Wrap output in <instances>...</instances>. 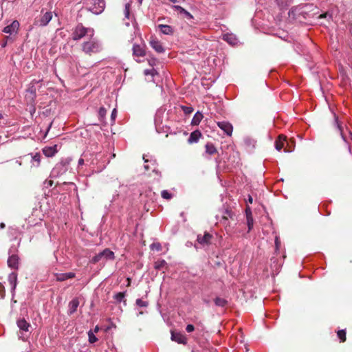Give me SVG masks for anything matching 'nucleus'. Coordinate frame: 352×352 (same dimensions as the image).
I'll list each match as a JSON object with an SVG mask.
<instances>
[{
	"instance_id": "nucleus-1",
	"label": "nucleus",
	"mask_w": 352,
	"mask_h": 352,
	"mask_svg": "<svg viewBox=\"0 0 352 352\" xmlns=\"http://www.w3.org/2000/svg\"><path fill=\"white\" fill-rule=\"evenodd\" d=\"M89 38L88 41L82 43V50L89 55L100 52L102 49L100 42L93 37Z\"/></svg>"
},
{
	"instance_id": "nucleus-2",
	"label": "nucleus",
	"mask_w": 352,
	"mask_h": 352,
	"mask_svg": "<svg viewBox=\"0 0 352 352\" xmlns=\"http://www.w3.org/2000/svg\"><path fill=\"white\" fill-rule=\"evenodd\" d=\"M94 35V30L92 28H85L82 23H79L73 30L72 39L74 41H78L85 36L93 37Z\"/></svg>"
},
{
	"instance_id": "nucleus-3",
	"label": "nucleus",
	"mask_w": 352,
	"mask_h": 352,
	"mask_svg": "<svg viewBox=\"0 0 352 352\" xmlns=\"http://www.w3.org/2000/svg\"><path fill=\"white\" fill-rule=\"evenodd\" d=\"M105 6L104 0H87L86 2L87 9L94 14H101Z\"/></svg>"
},
{
	"instance_id": "nucleus-4",
	"label": "nucleus",
	"mask_w": 352,
	"mask_h": 352,
	"mask_svg": "<svg viewBox=\"0 0 352 352\" xmlns=\"http://www.w3.org/2000/svg\"><path fill=\"white\" fill-rule=\"evenodd\" d=\"M69 163V159L61 160L53 168L51 171L50 176L52 177H58L59 176L65 174L68 170Z\"/></svg>"
},
{
	"instance_id": "nucleus-5",
	"label": "nucleus",
	"mask_w": 352,
	"mask_h": 352,
	"mask_svg": "<svg viewBox=\"0 0 352 352\" xmlns=\"http://www.w3.org/2000/svg\"><path fill=\"white\" fill-rule=\"evenodd\" d=\"M16 324L20 330L19 338L25 341L28 337V333H30V324L24 318H19L16 321Z\"/></svg>"
},
{
	"instance_id": "nucleus-6",
	"label": "nucleus",
	"mask_w": 352,
	"mask_h": 352,
	"mask_svg": "<svg viewBox=\"0 0 352 352\" xmlns=\"http://www.w3.org/2000/svg\"><path fill=\"white\" fill-rule=\"evenodd\" d=\"M115 258L114 253L109 248L104 249L103 251L96 254L91 260L92 263H96L102 260H113Z\"/></svg>"
},
{
	"instance_id": "nucleus-7",
	"label": "nucleus",
	"mask_w": 352,
	"mask_h": 352,
	"mask_svg": "<svg viewBox=\"0 0 352 352\" xmlns=\"http://www.w3.org/2000/svg\"><path fill=\"white\" fill-rule=\"evenodd\" d=\"M334 120L335 124L336 125L338 129L340 131V134L343 140L348 144L349 151L352 154V133L351 131H349V137H346L344 135L341 125L338 121V118L336 115H334Z\"/></svg>"
},
{
	"instance_id": "nucleus-8",
	"label": "nucleus",
	"mask_w": 352,
	"mask_h": 352,
	"mask_svg": "<svg viewBox=\"0 0 352 352\" xmlns=\"http://www.w3.org/2000/svg\"><path fill=\"white\" fill-rule=\"evenodd\" d=\"M8 282L11 286V293H12V301L14 303L16 302V300H14V296L15 295V290L17 285V274L15 272H12L8 276Z\"/></svg>"
},
{
	"instance_id": "nucleus-9",
	"label": "nucleus",
	"mask_w": 352,
	"mask_h": 352,
	"mask_svg": "<svg viewBox=\"0 0 352 352\" xmlns=\"http://www.w3.org/2000/svg\"><path fill=\"white\" fill-rule=\"evenodd\" d=\"M132 50L134 57H144L146 55L144 44H133Z\"/></svg>"
},
{
	"instance_id": "nucleus-10",
	"label": "nucleus",
	"mask_w": 352,
	"mask_h": 352,
	"mask_svg": "<svg viewBox=\"0 0 352 352\" xmlns=\"http://www.w3.org/2000/svg\"><path fill=\"white\" fill-rule=\"evenodd\" d=\"M217 126L228 136L232 134L233 126L227 121H221L217 122Z\"/></svg>"
},
{
	"instance_id": "nucleus-11",
	"label": "nucleus",
	"mask_w": 352,
	"mask_h": 352,
	"mask_svg": "<svg viewBox=\"0 0 352 352\" xmlns=\"http://www.w3.org/2000/svg\"><path fill=\"white\" fill-rule=\"evenodd\" d=\"M19 23L18 21L15 20V21H13L10 25L6 26L3 28V32L11 35L14 33H16L19 30Z\"/></svg>"
},
{
	"instance_id": "nucleus-12",
	"label": "nucleus",
	"mask_w": 352,
	"mask_h": 352,
	"mask_svg": "<svg viewBox=\"0 0 352 352\" xmlns=\"http://www.w3.org/2000/svg\"><path fill=\"white\" fill-rule=\"evenodd\" d=\"M27 94L25 95V100L28 103H34L36 96V87L32 85L27 89Z\"/></svg>"
},
{
	"instance_id": "nucleus-13",
	"label": "nucleus",
	"mask_w": 352,
	"mask_h": 352,
	"mask_svg": "<svg viewBox=\"0 0 352 352\" xmlns=\"http://www.w3.org/2000/svg\"><path fill=\"white\" fill-rule=\"evenodd\" d=\"M143 159L144 160V168L146 170H152L153 172L156 173L158 174L157 170H156L157 168V163L155 160H148L146 158V156H143Z\"/></svg>"
},
{
	"instance_id": "nucleus-14",
	"label": "nucleus",
	"mask_w": 352,
	"mask_h": 352,
	"mask_svg": "<svg viewBox=\"0 0 352 352\" xmlns=\"http://www.w3.org/2000/svg\"><path fill=\"white\" fill-rule=\"evenodd\" d=\"M53 14L52 12H45L38 20V25L42 27L47 25V24L52 19Z\"/></svg>"
},
{
	"instance_id": "nucleus-15",
	"label": "nucleus",
	"mask_w": 352,
	"mask_h": 352,
	"mask_svg": "<svg viewBox=\"0 0 352 352\" xmlns=\"http://www.w3.org/2000/svg\"><path fill=\"white\" fill-rule=\"evenodd\" d=\"M151 47L155 50L157 53H162L164 52V48L160 41L155 38H152L150 41Z\"/></svg>"
},
{
	"instance_id": "nucleus-16",
	"label": "nucleus",
	"mask_w": 352,
	"mask_h": 352,
	"mask_svg": "<svg viewBox=\"0 0 352 352\" xmlns=\"http://www.w3.org/2000/svg\"><path fill=\"white\" fill-rule=\"evenodd\" d=\"M30 156V164L32 167L37 168L40 166L41 155L39 153H30L28 155Z\"/></svg>"
},
{
	"instance_id": "nucleus-17",
	"label": "nucleus",
	"mask_w": 352,
	"mask_h": 352,
	"mask_svg": "<svg viewBox=\"0 0 352 352\" xmlns=\"http://www.w3.org/2000/svg\"><path fill=\"white\" fill-rule=\"evenodd\" d=\"M8 265L12 269H17L19 267V256L12 254L8 257Z\"/></svg>"
},
{
	"instance_id": "nucleus-18",
	"label": "nucleus",
	"mask_w": 352,
	"mask_h": 352,
	"mask_svg": "<svg viewBox=\"0 0 352 352\" xmlns=\"http://www.w3.org/2000/svg\"><path fill=\"white\" fill-rule=\"evenodd\" d=\"M211 239H212V235L208 232H206L204 234V235H203V236H201V234H199L197 236V241L199 244H201L202 245H208L210 243Z\"/></svg>"
},
{
	"instance_id": "nucleus-19",
	"label": "nucleus",
	"mask_w": 352,
	"mask_h": 352,
	"mask_svg": "<svg viewBox=\"0 0 352 352\" xmlns=\"http://www.w3.org/2000/svg\"><path fill=\"white\" fill-rule=\"evenodd\" d=\"M173 8L175 10L177 11L180 14L183 15L187 19L191 20L193 19L192 15L188 11L183 8L182 6L175 5L173 6Z\"/></svg>"
},
{
	"instance_id": "nucleus-20",
	"label": "nucleus",
	"mask_w": 352,
	"mask_h": 352,
	"mask_svg": "<svg viewBox=\"0 0 352 352\" xmlns=\"http://www.w3.org/2000/svg\"><path fill=\"white\" fill-rule=\"evenodd\" d=\"M158 29L165 35H173L174 33V28L168 25L160 24L158 25Z\"/></svg>"
},
{
	"instance_id": "nucleus-21",
	"label": "nucleus",
	"mask_w": 352,
	"mask_h": 352,
	"mask_svg": "<svg viewBox=\"0 0 352 352\" xmlns=\"http://www.w3.org/2000/svg\"><path fill=\"white\" fill-rule=\"evenodd\" d=\"M223 39L232 46L236 45L238 43L236 36L233 34L227 33L223 34Z\"/></svg>"
},
{
	"instance_id": "nucleus-22",
	"label": "nucleus",
	"mask_w": 352,
	"mask_h": 352,
	"mask_svg": "<svg viewBox=\"0 0 352 352\" xmlns=\"http://www.w3.org/2000/svg\"><path fill=\"white\" fill-rule=\"evenodd\" d=\"M57 146H45L43 148V153L46 157H52L57 153Z\"/></svg>"
},
{
	"instance_id": "nucleus-23",
	"label": "nucleus",
	"mask_w": 352,
	"mask_h": 352,
	"mask_svg": "<svg viewBox=\"0 0 352 352\" xmlns=\"http://www.w3.org/2000/svg\"><path fill=\"white\" fill-rule=\"evenodd\" d=\"M79 306V300L77 298H73L69 303L68 314L72 315L74 314Z\"/></svg>"
},
{
	"instance_id": "nucleus-24",
	"label": "nucleus",
	"mask_w": 352,
	"mask_h": 352,
	"mask_svg": "<svg viewBox=\"0 0 352 352\" xmlns=\"http://www.w3.org/2000/svg\"><path fill=\"white\" fill-rule=\"evenodd\" d=\"M144 74L146 76H151L152 77L151 80L154 83L157 85L158 80H157V78L159 77V73L157 72V71L155 69L152 68L151 69H145L144 72Z\"/></svg>"
},
{
	"instance_id": "nucleus-25",
	"label": "nucleus",
	"mask_w": 352,
	"mask_h": 352,
	"mask_svg": "<svg viewBox=\"0 0 352 352\" xmlns=\"http://www.w3.org/2000/svg\"><path fill=\"white\" fill-rule=\"evenodd\" d=\"M171 340L177 342L179 344L186 343V338L184 335L179 333L171 332Z\"/></svg>"
},
{
	"instance_id": "nucleus-26",
	"label": "nucleus",
	"mask_w": 352,
	"mask_h": 352,
	"mask_svg": "<svg viewBox=\"0 0 352 352\" xmlns=\"http://www.w3.org/2000/svg\"><path fill=\"white\" fill-rule=\"evenodd\" d=\"M286 141V136L283 135H278L277 140L275 142V148L280 151L283 147H284L285 142Z\"/></svg>"
},
{
	"instance_id": "nucleus-27",
	"label": "nucleus",
	"mask_w": 352,
	"mask_h": 352,
	"mask_svg": "<svg viewBox=\"0 0 352 352\" xmlns=\"http://www.w3.org/2000/svg\"><path fill=\"white\" fill-rule=\"evenodd\" d=\"M201 136V133L199 131L196 130L192 132L188 138V142L190 144L196 143L199 141L200 137Z\"/></svg>"
},
{
	"instance_id": "nucleus-28",
	"label": "nucleus",
	"mask_w": 352,
	"mask_h": 352,
	"mask_svg": "<svg viewBox=\"0 0 352 352\" xmlns=\"http://www.w3.org/2000/svg\"><path fill=\"white\" fill-rule=\"evenodd\" d=\"M205 148H206V153H207L210 155H214V153H216L217 152L216 147L214 146V144L212 143H210V142H208L205 145Z\"/></svg>"
},
{
	"instance_id": "nucleus-29",
	"label": "nucleus",
	"mask_w": 352,
	"mask_h": 352,
	"mask_svg": "<svg viewBox=\"0 0 352 352\" xmlns=\"http://www.w3.org/2000/svg\"><path fill=\"white\" fill-rule=\"evenodd\" d=\"M203 115L199 111H197L193 116L191 120L192 125H198L203 119Z\"/></svg>"
},
{
	"instance_id": "nucleus-30",
	"label": "nucleus",
	"mask_w": 352,
	"mask_h": 352,
	"mask_svg": "<svg viewBox=\"0 0 352 352\" xmlns=\"http://www.w3.org/2000/svg\"><path fill=\"white\" fill-rule=\"evenodd\" d=\"M246 219L248 229L250 230L253 227L254 221L252 217V212L250 209L246 210Z\"/></svg>"
},
{
	"instance_id": "nucleus-31",
	"label": "nucleus",
	"mask_w": 352,
	"mask_h": 352,
	"mask_svg": "<svg viewBox=\"0 0 352 352\" xmlns=\"http://www.w3.org/2000/svg\"><path fill=\"white\" fill-rule=\"evenodd\" d=\"M293 0H276L278 6L281 8L284 9L292 3Z\"/></svg>"
},
{
	"instance_id": "nucleus-32",
	"label": "nucleus",
	"mask_w": 352,
	"mask_h": 352,
	"mask_svg": "<svg viewBox=\"0 0 352 352\" xmlns=\"http://www.w3.org/2000/svg\"><path fill=\"white\" fill-rule=\"evenodd\" d=\"M214 301L215 305H217L218 307H224L228 303L227 300H226L225 298H220V297H217Z\"/></svg>"
},
{
	"instance_id": "nucleus-33",
	"label": "nucleus",
	"mask_w": 352,
	"mask_h": 352,
	"mask_svg": "<svg viewBox=\"0 0 352 352\" xmlns=\"http://www.w3.org/2000/svg\"><path fill=\"white\" fill-rule=\"evenodd\" d=\"M166 262L165 260H158L157 261L155 262L154 263V267L155 270H160L161 269H162L165 265H166Z\"/></svg>"
},
{
	"instance_id": "nucleus-34",
	"label": "nucleus",
	"mask_w": 352,
	"mask_h": 352,
	"mask_svg": "<svg viewBox=\"0 0 352 352\" xmlns=\"http://www.w3.org/2000/svg\"><path fill=\"white\" fill-rule=\"evenodd\" d=\"M125 297V292H118L113 296L114 299L118 302H120L124 300Z\"/></svg>"
},
{
	"instance_id": "nucleus-35",
	"label": "nucleus",
	"mask_w": 352,
	"mask_h": 352,
	"mask_svg": "<svg viewBox=\"0 0 352 352\" xmlns=\"http://www.w3.org/2000/svg\"><path fill=\"white\" fill-rule=\"evenodd\" d=\"M135 305L139 307H146L148 305V301L138 298L135 301Z\"/></svg>"
},
{
	"instance_id": "nucleus-36",
	"label": "nucleus",
	"mask_w": 352,
	"mask_h": 352,
	"mask_svg": "<svg viewBox=\"0 0 352 352\" xmlns=\"http://www.w3.org/2000/svg\"><path fill=\"white\" fill-rule=\"evenodd\" d=\"M88 338L89 342L91 344L95 343L98 340L97 337L95 336L94 333L91 330L88 332Z\"/></svg>"
},
{
	"instance_id": "nucleus-37",
	"label": "nucleus",
	"mask_w": 352,
	"mask_h": 352,
	"mask_svg": "<svg viewBox=\"0 0 352 352\" xmlns=\"http://www.w3.org/2000/svg\"><path fill=\"white\" fill-rule=\"evenodd\" d=\"M161 195H162V198L167 199V200H169L173 197V195L170 192H168L167 190H162L161 192Z\"/></svg>"
},
{
	"instance_id": "nucleus-38",
	"label": "nucleus",
	"mask_w": 352,
	"mask_h": 352,
	"mask_svg": "<svg viewBox=\"0 0 352 352\" xmlns=\"http://www.w3.org/2000/svg\"><path fill=\"white\" fill-rule=\"evenodd\" d=\"M244 142L246 146L252 147H254L256 143L255 140L250 138H245L244 139Z\"/></svg>"
},
{
	"instance_id": "nucleus-39",
	"label": "nucleus",
	"mask_w": 352,
	"mask_h": 352,
	"mask_svg": "<svg viewBox=\"0 0 352 352\" xmlns=\"http://www.w3.org/2000/svg\"><path fill=\"white\" fill-rule=\"evenodd\" d=\"M130 8L131 6L129 3H126L124 6V18L129 19H130Z\"/></svg>"
},
{
	"instance_id": "nucleus-40",
	"label": "nucleus",
	"mask_w": 352,
	"mask_h": 352,
	"mask_svg": "<svg viewBox=\"0 0 352 352\" xmlns=\"http://www.w3.org/2000/svg\"><path fill=\"white\" fill-rule=\"evenodd\" d=\"M56 279L58 281H64L67 280L66 278V274L65 273H57L55 274Z\"/></svg>"
},
{
	"instance_id": "nucleus-41",
	"label": "nucleus",
	"mask_w": 352,
	"mask_h": 352,
	"mask_svg": "<svg viewBox=\"0 0 352 352\" xmlns=\"http://www.w3.org/2000/svg\"><path fill=\"white\" fill-rule=\"evenodd\" d=\"M182 109L186 115L192 113L194 111V109L192 107L188 106H182Z\"/></svg>"
},
{
	"instance_id": "nucleus-42",
	"label": "nucleus",
	"mask_w": 352,
	"mask_h": 352,
	"mask_svg": "<svg viewBox=\"0 0 352 352\" xmlns=\"http://www.w3.org/2000/svg\"><path fill=\"white\" fill-rule=\"evenodd\" d=\"M337 334L338 337L340 340V342H344L346 340V332L344 330L338 331Z\"/></svg>"
},
{
	"instance_id": "nucleus-43",
	"label": "nucleus",
	"mask_w": 352,
	"mask_h": 352,
	"mask_svg": "<svg viewBox=\"0 0 352 352\" xmlns=\"http://www.w3.org/2000/svg\"><path fill=\"white\" fill-rule=\"evenodd\" d=\"M153 250L160 251L162 250V245L160 243H153L150 246Z\"/></svg>"
},
{
	"instance_id": "nucleus-44",
	"label": "nucleus",
	"mask_w": 352,
	"mask_h": 352,
	"mask_svg": "<svg viewBox=\"0 0 352 352\" xmlns=\"http://www.w3.org/2000/svg\"><path fill=\"white\" fill-rule=\"evenodd\" d=\"M107 113V110L104 107H100L98 111V116L100 119H102L104 118Z\"/></svg>"
},
{
	"instance_id": "nucleus-45",
	"label": "nucleus",
	"mask_w": 352,
	"mask_h": 352,
	"mask_svg": "<svg viewBox=\"0 0 352 352\" xmlns=\"http://www.w3.org/2000/svg\"><path fill=\"white\" fill-rule=\"evenodd\" d=\"M232 212L229 210H226L223 213V218L228 219V217L232 218Z\"/></svg>"
},
{
	"instance_id": "nucleus-46",
	"label": "nucleus",
	"mask_w": 352,
	"mask_h": 352,
	"mask_svg": "<svg viewBox=\"0 0 352 352\" xmlns=\"http://www.w3.org/2000/svg\"><path fill=\"white\" fill-rule=\"evenodd\" d=\"M116 116H117V110H116V109L114 108L111 114V119L113 122H115Z\"/></svg>"
},
{
	"instance_id": "nucleus-47",
	"label": "nucleus",
	"mask_w": 352,
	"mask_h": 352,
	"mask_svg": "<svg viewBox=\"0 0 352 352\" xmlns=\"http://www.w3.org/2000/svg\"><path fill=\"white\" fill-rule=\"evenodd\" d=\"M195 329V327L192 324H188L186 327V331L188 332V333H191L194 331Z\"/></svg>"
},
{
	"instance_id": "nucleus-48",
	"label": "nucleus",
	"mask_w": 352,
	"mask_h": 352,
	"mask_svg": "<svg viewBox=\"0 0 352 352\" xmlns=\"http://www.w3.org/2000/svg\"><path fill=\"white\" fill-rule=\"evenodd\" d=\"M280 241L279 240V238L278 236H276L275 238V246H276V250H278L279 248H280Z\"/></svg>"
},
{
	"instance_id": "nucleus-49",
	"label": "nucleus",
	"mask_w": 352,
	"mask_h": 352,
	"mask_svg": "<svg viewBox=\"0 0 352 352\" xmlns=\"http://www.w3.org/2000/svg\"><path fill=\"white\" fill-rule=\"evenodd\" d=\"M65 274L67 279H70L75 277V274L74 272H67Z\"/></svg>"
},
{
	"instance_id": "nucleus-50",
	"label": "nucleus",
	"mask_w": 352,
	"mask_h": 352,
	"mask_svg": "<svg viewBox=\"0 0 352 352\" xmlns=\"http://www.w3.org/2000/svg\"><path fill=\"white\" fill-rule=\"evenodd\" d=\"M44 184L45 185L46 187H51L53 185V181L52 180H46L44 182Z\"/></svg>"
},
{
	"instance_id": "nucleus-51",
	"label": "nucleus",
	"mask_w": 352,
	"mask_h": 352,
	"mask_svg": "<svg viewBox=\"0 0 352 352\" xmlns=\"http://www.w3.org/2000/svg\"><path fill=\"white\" fill-rule=\"evenodd\" d=\"M30 104H31L30 111L31 114L32 115L33 113H35L36 109L34 107V103H30Z\"/></svg>"
},
{
	"instance_id": "nucleus-52",
	"label": "nucleus",
	"mask_w": 352,
	"mask_h": 352,
	"mask_svg": "<svg viewBox=\"0 0 352 352\" xmlns=\"http://www.w3.org/2000/svg\"><path fill=\"white\" fill-rule=\"evenodd\" d=\"M52 124H53V122L52 121V122L49 124V125L47 126V128L46 132H45V135H44V137H45V138L47 136V135L48 132L50 131V129H51V127H52Z\"/></svg>"
},
{
	"instance_id": "nucleus-53",
	"label": "nucleus",
	"mask_w": 352,
	"mask_h": 352,
	"mask_svg": "<svg viewBox=\"0 0 352 352\" xmlns=\"http://www.w3.org/2000/svg\"><path fill=\"white\" fill-rule=\"evenodd\" d=\"M9 36L6 37V40L1 43L0 45L2 48L5 47L7 45L8 40L9 39Z\"/></svg>"
},
{
	"instance_id": "nucleus-54",
	"label": "nucleus",
	"mask_w": 352,
	"mask_h": 352,
	"mask_svg": "<svg viewBox=\"0 0 352 352\" xmlns=\"http://www.w3.org/2000/svg\"><path fill=\"white\" fill-rule=\"evenodd\" d=\"M85 160L83 158H80L78 162V166H82L84 164Z\"/></svg>"
},
{
	"instance_id": "nucleus-55",
	"label": "nucleus",
	"mask_w": 352,
	"mask_h": 352,
	"mask_svg": "<svg viewBox=\"0 0 352 352\" xmlns=\"http://www.w3.org/2000/svg\"><path fill=\"white\" fill-rule=\"evenodd\" d=\"M99 329H99V327H98V326H96V327H95V328H94V331H93V332H94V333H98V331H99Z\"/></svg>"
},
{
	"instance_id": "nucleus-56",
	"label": "nucleus",
	"mask_w": 352,
	"mask_h": 352,
	"mask_svg": "<svg viewBox=\"0 0 352 352\" xmlns=\"http://www.w3.org/2000/svg\"><path fill=\"white\" fill-rule=\"evenodd\" d=\"M248 201L250 204H252V201H253V199H252V197L250 195L248 196Z\"/></svg>"
},
{
	"instance_id": "nucleus-57",
	"label": "nucleus",
	"mask_w": 352,
	"mask_h": 352,
	"mask_svg": "<svg viewBox=\"0 0 352 352\" xmlns=\"http://www.w3.org/2000/svg\"><path fill=\"white\" fill-rule=\"evenodd\" d=\"M5 228V224L3 223H0V228L2 229V228Z\"/></svg>"
},
{
	"instance_id": "nucleus-58",
	"label": "nucleus",
	"mask_w": 352,
	"mask_h": 352,
	"mask_svg": "<svg viewBox=\"0 0 352 352\" xmlns=\"http://www.w3.org/2000/svg\"><path fill=\"white\" fill-rule=\"evenodd\" d=\"M155 122H158V113L155 116Z\"/></svg>"
},
{
	"instance_id": "nucleus-59",
	"label": "nucleus",
	"mask_w": 352,
	"mask_h": 352,
	"mask_svg": "<svg viewBox=\"0 0 352 352\" xmlns=\"http://www.w3.org/2000/svg\"><path fill=\"white\" fill-rule=\"evenodd\" d=\"M144 311H139V312L137 314V316H139L140 315L144 314Z\"/></svg>"
},
{
	"instance_id": "nucleus-60",
	"label": "nucleus",
	"mask_w": 352,
	"mask_h": 352,
	"mask_svg": "<svg viewBox=\"0 0 352 352\" xmlns=\"http://www.w3.org/2000/svg\"><path fill=\"white\" fill-rule=\"evenodd\" d=\"M170 1L173 2V3H178L180 1V0H169Z\"/></svg>"
},
{
	"instance_id": "nucleus-61",
	"label": "nucleus",
	"mask_w": 352,
	"mask_h": 352,
	"mask_svg": "<svg viewBox=\"0 0 352 352\" xmlns=\"http://www.w3.org/2000/svg\"><path fill=\"white\" fill-rule=\"evenodd\" d=\"M143 0H138L140 4H142Z\"/></svg>"
},
{
	"instance_id": "nucleus-62",
	"label": "nucleus",
	"mask_w": 352,
	"mask_h": 352,
	"mask_svg": "<svg viewBox=\"0 0 352 352\" xmlns=\"http://www.w3.org/2000/svg\"><path fill=\"white\" fill-rule=\"evenodd\" d=\"M3 115L0 113V120L3 119Z\"/></svg>"
},
{
	"instance_id": "nucleus-63",
	"label": "nucleus",
	"mask_w": 352,
	"mask_h": 352,
	"mask_svg": "<svg viewBox=\"0 0 352 352\" xmlns=\"http://www.w3.org/2000/svg\"><path fill=\"white\" fill-rule=\"evenodd\" d=\"M125 25H126V26H129V22H126V23H125Z\"/></svg>"
},
{
	"instance_id": "nucleus-64",
	"label": "nucleus",
	"mask_w": 352,
	"mask_h": 352,
	"mask_svg": "<svg viewBox=\"0 0 352 352\" xmlns=\"http://www.w3.org/2000/svg\"><path fill=\"white\" fill-rule=\"evenodd\" d=\"M129 283H130V278H127ZM128 285H129V283H128Z\"/></svg>"
}]
</instances>
